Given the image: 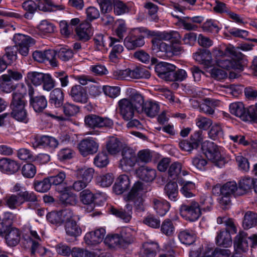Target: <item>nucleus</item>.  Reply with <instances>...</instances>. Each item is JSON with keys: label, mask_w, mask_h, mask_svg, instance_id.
<instances>
[{"label": "nucleus", "mask_w": 257, "mask_h": 257, "mask_svg": "<svg viewBox=\"0 0 257 257\" xmlns=\"http://www.w3.org/2000/svg\"><path fill=\"white\" fill-rule=\"evenodd\" d=\"M36 173V167L31 163L25 164L22 168V174L27 178H32Z\"/></svg>", "instance_id": "052dcab7"}, {"label": "nucleus", "mask_w": 257, "mask_h": 257, "mask_svg": "<svg viewBox=\"0 0 257 257\" xmlns=\"http://www.w3.org/2000/svg\"><path fill=\"white\" fill-rule=\"evenodd\" d=\"M114 12L116 15H121L130 11L128 7L122 2L116 1L113 4Z\"/></svg>", "instance_id": "774afa93"}, {"label": "nucleus", "mask_w": 257, "mask_h": 257, "mask_svg": "<svg viewBox=\"0 0 257 257\" xmlns=\"http://www.w3.org/2000/svg\"><path fill=\"white\" fill-rule=\"evenodd\" d=\"M144 7L148 10V14L151 20L157 22L159 18L157 15L158 7L151 2L146 3Z\"/></svg>", "instance_id": "680f3d73"}, {"label": "nucleus", "mask_w": 257, "mask_h": 257, "mask_svg": "<svg viewBox=\"0 0 257 257\" xmlns=\"http://www.w3.org/2000/svg\"><path fill=\"white\" fill-rule=\"evenodd\" d=\"M105 230L100 228L86 234L84 239L88 245H95L100 243L104 239Z\"/></svg>", "instance_id": "ddd939ff"}, {"label": "nucleus", "mask_w": 257, "mask_h": 257, "mask_svg": "<svg viewBox=\"0 0 257 257\" xmlns=\"http://www.w3.org/2000/svg\"><path fill=\"white\" fill-rule=\"evenodd\" d=\"M216 243L219 246L228 247L232 244L230 233L228 229L221 230L216 237Z\"/></svg>", "instance_id": "cd10ccee"}, {"label": "nucleus", "mask_w": 257, "mask_h": 257, "mask_svg": "<svg viewBox=\"0 0 257 257\" xmlns=\"http://www.w3.org/2000/svg\"><path fill=\"white\" fill-rule=\"evenodd\" d=\"M5 239L9 246H16L20 240V232L19 230L16 228L10 227L6 232Z\"/></svg>", "instance_id": "393cba45"}, {"label": "nucleus", "mask_w": 257, "mask_h": 257, "mask_svg": "<svg viewBox=\"0 0 257 257\" xmlns=\"http://www.w3.org/2000/svg\"><path fill=\"white\" fill-rule=\"evenodd\" d=\"M5 51V56L8 59V63L9 64H11L17 60L18 47L16 45L6 47Z\"/></svg>", "instance_id": "13d9d810"}, {"label": "nucleus", "mask_w": 257, "mask_h": 257, "mask_svg": "<svg viewBox=\"0 0 257 257\" xmlns=\"http://www.w3.org/2000/svg\"><path fill=\"white\" fill-rule=\"evenodd\" d=\"M238 187L234 181L228 182L222 186L221 196L219 199V203L221 207L227 209L231 204L230 197L239 196L238 193Z\"/></svg>", "instance_id": "20e7f679"}, {"label": "nucleus", "mask_w": 257, "mask_h": 257, "mask_svg": "<svg viewBox=\"0 0 257 257\" xmlns=\"http://www.w3.org/2000/svg\"><path fill=\"white\" fill-rule=\"evenodd\" d=\"M121 156L119 167L124 171L130 170L138 161L135 151L130 147H124L122 149Z\"/></svg>", "instance_id": "39448f33"}, {"label": "nucleus", "mask_w": 257, "mask_h": 257, "mask_svg": "<svg viewBox=\"0 0 257 257\" xmlns=\"http://www.w3.org/2000/svg\"><path fill=\"white\" fill-rule=\"evenodd\" d=\"M16 89L13 81L6 74L0 76V92L10 93Z\"/></svg>", "instance_id": "f704fd0d"}, {"label": "nucleus", "mask_w": 257, "mask_h": 257, "mask_svg": "<svg viewBox=\"0 0 257 257\" xmlns=\"http://www.w3.org/2000/svg\"><path fill=\"white\" fill-rule=\"evenodd\" d=\"M98 144L93 139L88 138L82 140L78 144V149L84 157L96 153L98 149Z\"/></svg>", "instance_id": "9d476101"}, {"label": "nucleus", "mask_w": 257, "mask_h": 257, "mask_svg": "<svg viewBox=\"0 0 257 257\" xmlns=\"http://www.w3.org/2000/svg\"><path fill=\"white\" fill-rule=\"evenodd\" d=\"M104 242L109 248L121 247L120 236L118 234L107 235L104 238Z\"/></svg>", "instance_id": "864d4df0"}, {"label": "nucleus", "mask_w": 257, "mask_h": 257, "mask_svg": "<svg viewBox=\"0 0 257 257\" xmlns=\"http://www.w3.org/2000/svg\"><path fill=\"white\" fill-rule=\"evenodd\" d=\"M132 205L127 204L124 209H117L114 207H111L110 212L112 214L120 218L125 222H128L132 218Z\"/></svg>", "instance_id": "dca6fc26"}, {"label": "nucleus", "mask_w": 257, "mask_h": 257, "mask_svg": "<svg viewBox=\"0 0 257 257\" xmlns=\"http://www.w3.org/2000/svg\"><path fill=\"white\" fill-rule=\"evenodd\" d=\"M180 212L181 215L187 216L190 221H195L201 214L200 204L194 200L191 201L188 204L182 205Z\"/></svg>", "instance_id": "6e6552de"}, {"label": "nucleus", "mask_w": 257, "mask_h": 257, "mask_svg": "<svg viewBox=\"0 0 257 257\" xmlns=\"http://www.w3.org/2000/svg\"><path fill=\"white\" fill-rule=\"evenodd\" d=\"M257 223V214L251 211H247L244 216L243 226L244 229H248L254 227Z\"/></svg>", "instance_id": "a18cd8bd"}, {"label": "nucleus", "mask_w": 257, "mask_h": 257, "mask_svg": "<svg viewBox=\"0 0 257 257\" xmlns=\"http://www.w3.org/2000/svg\"><path fill=\"white\" fill-rule=\"evenodd\" d=\"M152 204L156 213L161 216H164L169 211L170 205L166 200L161 199L154 198Z\"/></svg>", "instance_id": "bb28decb"}, {"label": "nucleus", "mask_w": 257, "mask_h": 257, "mask_svg": "<svg viewBox=\"0 0 257 257\" xmlns=\"http://www.w3.org/2000/svg\"><path fill=\"white\" fill-rule=\"evenodd\" d=\"M248 238L247 234L243 231L240 232L234 238V246L238 252H245L248 248Z\"/></svg>", "instance_id": "6ab92c4d"}, {"label": "nucleus", "mask_w": 257, "mask_h": 257, "mask_svg": "<svg viewBox=\"0 0 257 257\" xmlns=\"http://www.w3.org/2000/svg\"><path fill=\"white\" fill-rule=\"evenodd\" d=\"M164 190L165 193L170 200H176L178 194V185L176 182L168 183L166 185Z\"/></svg>", "instance_id": "49530a36"}, {"label": "nucleus", "mask_w": 257, "mask_h": 257, "mask_svg": "<svg viewBox=\"0 0 257 257\" xmlns=\"http://www.w3.org/2000/svg\"><path fill=\"white\" fill-rule=\"evenodd\" d=\"M122 247H126L134 242L135 237L133 231L130 228H123L119 234Z\"/></svg>", "instance_id": "c85d7f7f"}, {"label": "nucleus", "mask_w": 257, "mask_h": 257, "mask_svg": "<svg viewBox=\"0 0 257 257\" xmlns=\"http://www.w3.org/2000/svg\"><path fill=\"white\" fill-rule=\"evenodd\" d=\"M19 164L15 161L8 158L0 159V169L4 172L13 174L18 171Z\"/></svg>", "instance_id": "a211bd4d"}, {"label": "nucleus", "mask_w": 257, "mask_h": 257, "mask_svg": "<svg viewBox=\"0 0 257 257\" xmlns=\"http://www.w3.org/2000/svg\"><path fill=\"white\" fill-rule=\"evenodd\" d=\"M52 184L49 178H45L42 180H35L34 186L36 191L39 192H45L49 190Z\"/></svg>", "instance_id": "8fccbe9b"}, {"label": "nucleus", "mask_w": 257, "mask_h": 257, "mask_svg": "<svg viewBox=\"0 0 257 257\" xmlns=\"http://www.w3.org/2000/svg\"><path fill=\"white\" fill-rule=\"evenodd\" d=\"M217 102L209 98H205L203 102L199 106L200 111L207 115H213L214 113V108Z\"/></svg>", "instance_id": "ea45409f"}, {"label": "nucleus", "mask_w": 257, "mask_h": 257, "mask_svg": "<svg viewBox=\"0 0 257 257\" xmlns=\"http://www.w3.org/2000/svg\"><path fill=\"white\" fill-rule=\"evenodd\" d=\"M54 25L47 20H43L37 26L38 33L41 36H46L52 34L55 31Z\"/></svg>", "instance_id": "a19ab883"}, {"label": "nucleus", "mask_w": 257, "mask_h": 257, "mask_svg": "<svg viewBox=\"0 0 257 257\" xmlns=\"http://www.w3.org/2000/svg\"><path fill=\"white\" fill-rule=\"evenodd\" d=\"M37 9L39 10L46 12L54 10V9L58 10L63 9L62 5H55L50 0H37Z\"/></svg>", "instance_id": "4c0bfd02"}, {"label": "nucleus", "mask_w": 257, "mask_h": 257, "mask_svg": "<svg viewBox=\"0 0 257 257\" xmlns=\"http://www.w3.org/2000/svg\"><path fill=\"white\" fill-rule=\"evenodd\" d=\"M156 42V40H152V49L153 50H156L157 56L160 57H171L172 53L170 52L172 50L171 45H169L163 42Z\"/></svg>", "instance_id": "f3484780"}, {"label": "nucleus", "mask_w": 257, "mask_h": 257, "mask_svg": "<svg viewBox=\"0 0 257 257\" xmlns=\"http://www.w3.org/2000/svg\"><path fill=\"white\" fill-rule=\"evenodd\" d=\"M182 170V165L181 163L176 162H174L170 166L168 170L169 177L173 180L176 179L180 174Z\"/></svg>", "instance_id": "bf43d9fd"}, {"label": "nucleus", "mask_w": 257, "mask_h": 257, "mask_svg": "<svg viewBox=\"0 0 257 257\" xmlns=\"http://www.w3.org/2000/svg\"><path fill=\"white\" fill-rule=\"evenodd\" d=\"M130 186V181L128 176L126 175H121L118 177L113 186V188L117 194H121L127 190Z\"/></svg>", "instance_id": "a878e982"}, {"label": "nucleus", "mask_w": 257, "mask_h": 257, "mask_svg": "<svg viewBox=\"0 0 257 257\" xmlns=\"http://www.w3.org/2000/svg\"><path fill=\"white\" fill-rule=\"evenodd\" d=\"M108 157L106 153L102 152L98 153L94 159V165L99 168H103L108 164Z\"/></svg>", "instance_id": "69168bd1"}, {"label": "nucleus", "mask_w": 257, "mask_h": 257, "mask_svg": "<svg viewBox=\"0 0 257 257\" xmlns=\"http://www.w3.org/2000/svg\"><path fill=\"white\" fill-rule=\"evenodd\" d=\"M35 142L33 143L34 147H38L40 146L44 147H49L52 148H55L58 145V141L52 137L48 136H43L39 138L35 137Z\"/></svg>", "instance_id": "aec40b11"}, {"label": "nucleus", "mask_w": 257, "mask_h": 257, "mask_svg": "<svg viewBox=\"0 0 257 257\" xmlns=\"http://www.w3.org/2000/svg\"><path fill=\"white\" fill-rule=\"evenodd\" d=\"M110 42L109 46L112 47V50L110 54V58L111 59H115L117 57V54L121 53L123 50V46L120 44L119 38L109 37Z\"/></svg>", "instance_id": "473e14b6"}, {"label": "nucleus", "mask_w": 257, "mask_h": 257, "mask_svg": "<svg viewBox=\"0 0 257 257\" xmlns=\"http://www.w3.org/2000/svg\"><path fill=\"white\" fill-rule=\"evenodd\" d=\"M131 102L134 107L137 110V112H139L142 110L144 103V97L140 94L138 93H133L130 98H127Z\"/></svg>", "instance_id": "3c124183"}, {"label": "nucleus", "mask_w": 257, "mask_h": 257, "mask_svg": "<svg viewBox=\"0 0 257 257\" xmlns=\"http://www.w3.org/2000/svg\"><path fill=\"white\" fill-rule=\"evenodd\" d=\"M120 146L121 143L117 138L111 137L107 142L106 149L110 154L115 155L120 151Z\"/></svg>", "instance_id": "37998d69"}, {"label": "nucleus", "mask_w": 257, "mask_h": 257, "mask_svg": "<svg viewBox=\"0 0 257 257\" xmlns=\"http://www.w3.org/2000/svg\"><path fill=\"white\" fill-rule=\"evenodd\" d=\"M145 41L143 37H139L133 34L127 36L124 40V45L128 50H133L137 47L143 46Z\"/></svg>", "instance_id": "4be33fe9"}, {"label": "nucleus", "mask_w": 257, "mask_h": 257, "mask_svg": "<svg viewBox=\"0 0 257 257\" xmlns=\"http://www.w3.org/2000/svg\"><path fill=\"white\" fill-rule=\"evenodd\" d=\"M159 245L154 242H146L139 252L140 257H155L158 250Z\"/></svg>", "instance_id": "b1692460"}, {"label": "nucleus", "mask_w": 257, "mask_h": 257, "mask_svg": "<svg viewBox=\"0 0 257 257\" xmlns=\"http://www.w3.org/2000/svg\"><path fill=\"white\" fill-rule=\"evenodd\" d=\"M65 231L67 235L76 237L81 234L82 229L74 220L65 223Z\"/></svg>", "instance_id": "e433bc0d"}, {"label": "nucleus", "mask_w": 257, "mask_h": 257, "mask_svg": "<svg viewBox=\"0 0 257 257\" xmlns=\"http://www.w3.org/2000/svg\"><path fill=\"white\" fill-rule=\"evenodd\" d=\"M130 74V78L140 79L148 78L150 76L149 71L145 68L142 67H136L133 70L131 69Z\"/></svg>", "instance_id": "de8ad7c7"}, {"label": "nucleus", "mask_w": 257, "mask_h": 257, "mask_svg": "<svg viewBox=\"0 0 257 257\" xmlns=\"http://www.w3.org/2000/svg\"><path fill=\"white\" fill-rule=\"evenodd\" d=\"M230 112L241 118L243 120H247V109L245 108L241 102H235L229 105Z\"/></svg>", "instance_id": "412c9836"}, {"label": "nucleus", "mask_w": 257, "mask_h": 257, "mask_svg": "<svg viewBox=\"0 0 257 257\" xmlns=\"http://www.w3.org/2000/svg\"><path fill=\"white\" fill-rule=\"evenodd\" d=\"M85 124L92 128H109L113 125L112 120L108 117H102L96 114H91L86 115L84 118Z\"/></svg>", "instance_id": "0eeeda50"}, {"label": "nucleus", "mask_w": 257, "mask_h": 257, "mask_svg": "<svg viewBox=\"0 0 257 257\" xmlns=\"http://www.w3.org/2000/svg\"><path fill=\"white\" fill-rule=\"evenodd\" d=\"M114 177L111 173L101 175L97 177V183L103 187H107L113 182Z\"/></svg>", "instance_id": "6e6d98bb"}, {"label": "nucleus", "mask_w": 257, "mask_h": 257, "mask_svg": "<svg viewBox=\"0 0 257 257\" xmlns=\"http://www.w3.org/2000/svg\"><path fill=\"white\" fill-rule=\"evenodd\" d=\"M196 125L200 129L207 130L212 124V121L210 118L199 116L195 120Z\"/></svg>", "instance_id": "338daca9"}, {"label": "nucleus", "mask_w": 257, "mask_h": 257, "mask_svg": "<svg viewBox=\"0 0 257 257\" xmlns=\"http://www.w3.org/2000/svg\"><path fill=\"white\" fill-rule=\"evenodd\" d=\"M45 73L31 71L27 73L26 80L30 82L35 86H39L43 82Z\"/></svg>", "instance_id": "09e8293b"}, {"label": "nucleus", "mask_w": 257, "mask_h": 257, "mask_svg": "<svg viewBox=\"0 0 257 257\" xmlns=\"http://www.w3.org/2000/svg\"><path fill=\"white\" fill-rule=\"evenodd\" d=\"M69 94L73 101L76 102L85 103L88 101L86 90L80 85H75L72 86Z\"/></svg>", "instance_id": "f8f14e48"}, {"label": "nucleus", "mask_w": 257, "mask_h": 257, "mask_svg": "<svg viewBox=\"0 0 257 257\" xmlns=\"http://www.w3.org/2000/svg\"><path fill=\"white\" fill-rule=\"evenodd\" d=\"M176 68V67L173 64L161 62L155 66V71L160 78L166 81H170L174 78L172 74Z\"/></svg>", "instance_id": "9b49d317"}, {"label": "nucleus", "mask_w": 257, "mask_h": 257, "mask_svg": "<svg viewBox=\"0 0 257 257\" xmlns=\"http://www.w3.org/2000/svg\"><path fill=\"white\" fill-rule=\"evenodd\" d=\"M203 148L205 151V154L208 160L219 167H223L225 161L220 153V148L212 142L206 141L203 143Z\"/></svg>", "instance_id": "7ed1b4c3"}, {"label": "nucleus", "mask_w": 257, "mask_h": 257, "mask_svg": "<svg viewBox=\"0 0 257 257\" xmlns=\"http://www.w3.org/2000/svg\"><path fill=\"white\" fill-rule=\"evenodd\" d=\"M64 97L62 90L59 88H55L50 93L49 103L52 106L59 108L63 104Z\"/></svg>", "instance_id": "5701e85b"}, {"label": "nucleus", "mask_w": 257, "mask_h": 257, "mask_svg": "<svg viewBox=\"0 0 257 257\" xmlns=\"http://www.w3.org/2000/svg\"><path fill=\"white\" fill-rule=\"evenodd\" d=\"M30 104L36 112H42L47 106V101L43 95L36 96L30 99Z\"/></svg>", "instance_id": "2f4dec72"}, {"label": "nucleus", "mask_w": 257, "mask_h": 257, "mask_svg": "<svg viewBox=\"0 0 257 257\" xmlns=\"http://www.w3.org/2000/svg\"><path fill=\"white\" fill-rule=\"evenodd\" d=\"M118 110L122 118L125 120L132 119L137 110L127 98H123L118 102Z\"/></svg>", "instance_id": "1a4fd4ad"}, {"label": "nucleus", "mask_w": 257, "mask_h": 257, "mask_svg": "<svg viewBox=\"0 0 257 257\" xmlns=\"http://www.w3.org/2000/svg\"><path fill=\"white\" fill-rule=\"evenodd\" d=\"M4 201L5 205L11 209H16L25 202H29L27 206L29 209H37L38 206L36 195L33 192L28 191L7 195L5 197Z\"/></svg>", "instance_id": "f257e3e1"}, {"label": "nucleus", "mask_w": 257, "mask_h": 257, "mask_svg": "<svg viewBox=\"0 0 257 257\" xmlns=\"http://www.w3.org/2000/svg\"><path fill=\"white\" fill-rule=\"evenodd\" d=\"M225 51L229 53L231 55V57L225 55L218 58L215 60L216 65L227 70L230 69L242 70L243 66L241 61L243 57V54L237 52L233 47H226Z\"/></svg>", "instance_id": "f03ea898"}, {"label": "nucleus", "mask_w": 257, "mask_h": 257, "mask_svg": "<svg viewBox=\"0 0 257 257\" xmlns=\"http://www.w3.org/2000/svg\"><path fill=\"white\" fill-rule=\"evenodd\" d=\"M137 176L146 182H151L156 177V171L154 169L147 166H142L136 171Z\"/></svg>", "instance_id": "2eb2a0df"}, {"label": "nucleus", "mask_w": 257, "mask_h": 257, "mask_svg": "<svg viewBox=\"0 0 257 257\" xmlns=\"http://www.w3.org/2000/svg\"><path fill=\"white\" fill-rule=\"evenodd\" d=\"M175 39L179 40L181 39V36L179 33L176 31L171 32H156L155 37L153 38L152 40H156V42H161L162 40L169 41L172 39Z\"/></svg>", "instance_id": "72a5a7b5"}, {"label": "nucleus", "mask_w": 257, "mask_h": 257, "mask_svg": "<svg viewBox=\"0 0 257 257\" xmlns=\"http://www.w3.org/2000/svg\"><path fill=\"white\" fill-rule=\"evenodd\" d=\"M194 59L200 63L205 65L211 64L212 55L210 52L206 49H200L194 54Z\"/></svg>", "instance_id": "c756f323"}, {"label": "nucleus", "mask_w": 257, "mask_h": 257, "mask_svg": "<svg viewBox=\"0 0 257 257\" xmlns=\"http://www.w3.org/2000/svg\"><path fill=\"white\" fill-rule=\"evenodd\" d=\"M161 231L167 236L173 235L175 231V227L172 221L169 219L164 220L161 226Z\"/></svg>", "instance_id": "4d7b16f0"}, {"label": "nucleus", "mask_w": 257, "mask_h": 257, "mask_svg": "<svg viewBox=\"0 0 257 257\" xmlns=\"http://www.w3.org/2000/svg\"><path fill=\"white\" fill-rule=\"evenodd\" d=\"M178 237L182 243L187 245L192 244L195 242L196 239L195 233L193 231L188 230L180 231Z\"/></svg>", "instance_id": "c03bdc74"}, {"label": "nucleus", "mask_w": 257, "mask_h": 257, "mask_svg": "<svg viewBox=\"0 0 257 257\" xmlns=\"http://www.w3.org/2000/svg\"><path fill=\"white\" fill-rule=\"evenodd\" d=\"M11 114L13 117L19 121L27 123L29 118L27 116V113L25 108H20L16 110H13Z\"/></svg>", "instance_id": "e2e57ef3"}, {"label": "nucleus", "mask_w": 257, "mask_h": 257, "mask_svg": "<svg viewBox=\"0 0 257 257\" xmlns=\"http://www.w3.org/2000/svg\"><path fill=\"white\" fill-rule=\"evenodd\" d=\"M59 201L64 205H74L77 202V196L73 193L61 192L59 195Z\"/></svg>", "instance_id": "79ce46f5"}, {"label": "nucleus", "mask_w": 257, "mask_h": 257, "mask_svg": "<svg viewBox=\"0 0 257 257\" xmlns=\"http://www.w3.org/2000/svg\"><path fill=\"white\" fill-rule=\"evenodd\" d=\"M76 38L82 42H85L91 38V24L85 21L81 23L76 28Z\"/></svg>", "instance_id": "4468645a"}, {"label": "nucleus", "mask_w": 257, "mask_h": 257, "mask_svg": "<svg viewBox=\"0 0 257 257\" xmlns=\"http://www.w3.org/2000/svg\"><path fill=\"white\" fill-rule=\"evenodd\" d=\"M79 198L80 201L86 205L91 204L96 199L95 195L89 189L82 190L80 193Z\"/></svg>", "instance_id": "5fc2aeb1"}, {"label": "nucleus", "mask_w": 257, "mask_h": 257, "mask_svg": "<svg viewBox=\"0 0 257 257\" xmlns=\"http://www.w3.org/2000/svg\"><path fill=\"white\" fill-rule=\"evenodd\" d=\"M13 41L18 47L19 53L23 56H27L29 54V47L35 44L34 39L29 36L18 33L13 37Z\"/></svg>", "instance_id": "423d86ee"}, {"label": "nucleus", "mask_w": 257, "mask_h": 257, "mask_svg": "<svg viewBox=\"0 0 257 257\" xmlns=\"http://www.w3.org/2000/svg\"><path fill=\"white\" fill-rule=\"evenodd\" d=\"M94 173L93 169L85 167L77 169L76 176L78 179H81L89 184L93 178Z\"/></svg>", "instance_id": "c9c22d12"}, {"label": "nucleus", "mask_w": 257, "mask_h": 257, "mask_svg": "<svg viewBox=\"0 0 257 257\" xmlns=\"http://www.w3.org/2000/svg\"><path fill=\"white\" fill-rule=\"evenodd\" d=\"M160 110L159 104L154 101H147L144 103L141 111L148 116L153 117L156 116Z\"/></svg>", "instance_id": "7c9ffc66"}, {"label": "nucleus", "mask_w": 257, "mask_h": 257, "mask_svg": "<svg viewBox=\"0 0 257 257\" xmlns=\"http://www.w3.org/2000/svg\"><path fill=\"white\" fill-rule=\"evenodd\" d=\"M26 101L24 97L17 93H13V98L11 103V107L13 110L25 108Z\"/></svg>", "instance_id": "603ef678"}, {"label": "nucleus", "mask_w": 257, "mask_h": 257, "mask_svg": "<svg viewBox=\"0 0 257 257\" xmlns=\"http://www.w3.org/2000/svg\"><path fill=\"white\" fill-rule=\"evenodd\" d=\"M71 255L72 257H95L96 255L93 252L89 251L86 249L79 247H74L72 249Z\"/></svg>", "instance_id": "0e129e2a"}, {"label": "nucleus", "mask_w": 257, "mask_h": 257, "mask_svg": "<svg viewBox=\"0 0 257 257\" xmlns=\"http://www.w3.org/2000/svg\"><path fill=\"white\" fill-rule=\"evenodd\" d=\"M253 180L249 177H244L241 179L238 183V194L241 196L247 193L251 188Z\"/></svg>", "instance_id": "58836bf2"}]
</instances>
